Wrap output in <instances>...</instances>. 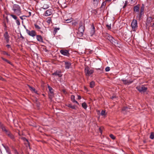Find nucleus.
<instances>
[{
	"label": "nucleus",
	"instance_id": "nucleus-1",
	"mask_svg": "<svg viewBox=\"0 0 154 154\" xmlns=\"http://www.w3.org/2000/svg\"><path fill=\"white\" fill-rule=\"evenodd\" d=\"M12 10L15 15L17 16H20L22 14L21 9L20 7L17 4H14L12 8Z\"/></svg>",
	"mask_w": 154,
	"mask_h": 154
},
{
	"label": "nucleus",
	"instance_id": "nucleus-2",
	"mask_svg": "<svg viewBox=\"0 0 154 154\" xmlns=\"http://www.w3.org/2000/svg\"><path fill=\"white\" fill-rule=\"evenodd\" d=\"M84 29V24L82 22H80L78 29L79 32L78 33L80 36H82L83 35Z\"/></svg>",
	"mask_w": 154,
	"mask_h": 154
},
{
	"label": "nucleus",
	"instance_id": "nucleus-3",
	"mask_svg": "<svg viewBox=\"0 0 154 154\" xmlns=\"http://www.w3.org/2000/svg\"><path fill=\"white\" fill-rule=\"evenodd\" d=\"M144 6L143 4H142V6L140 8V12L139 14H138L137 16V17L138 18V20H141V17L144 14Z\"/></svg>",
	"mask_w": 154,
	"mask_h": 154
},
{
	"label": "nucleus",
	"instance_id": "nucleus-4",
	"mask_svg": "<svg viewBox=\"0 0 154 154\" xmlns=\"http://www.w3.org/2000/svg\"><path fill=\"white\" fill-rule=\"evenodd\" d=\"M93 72V70L90 69L88 66H86L85 68V72L86 76H89L92 74Z\"/></svg>",
	"mask_w": 154,
	"mask_h": 154
},
{
	"label": "nucleus",
	"instance_id": "nucleus-5",
	"mask_svg": "<svg viewBox=\"0 0 154 154\" xmlns=\"http://www.w3.org/2000/svg\"><path fill=\"white\" fill-rule=\"evenodd\" d=\"M48 88L49 90V98L50 99L52 98L54 95V90L52 88L50 87L49 85H48Z\"/></svg>",
	"mask_w": 154,
	"mask_h": 154
},
{
	"label": "nucleus",
	"instance_id": "nucleus-6",
	"mask_svg": "<svg viewBox=\"0 0 154 154\" xmlns=\"http://www.w3.org/2000/svg\"><path fill=\"white\" fill-rule=\"evenodd\" d=\"M136 89L140 92H145L147 90V88L143 85H142L141 86L137 87Z\"/></svg>",
	"mask_w": 154,
	"mask_h": 154
},
{
	"label": "nucleus",
	"instance_id": "nucleus-7",
	"mask_svg": "<svg viewBox=\"0 0 154 154\" xmlns=\"http://www.w3.org/2000/svg\"><path fill=\"white\" fill-rule=\"evenodd\" d=\"M26 33L29 36L32 37L33 38H34L36 35V32L34 30L30 31L29 30H26Z\"/></svg>",
	"mask_w": 154,
	"mask_h": 154
},
{
	"label": "nucleus",
	"instance_id": "nucleus-8",
	"mask_svg": "<svg viewBox=\"0 0 154 154\" xmlns=\"http://www.w3.org/2000/svg\"><path fill=\"white\" fill-rule=\"evenodd\" d=\"M8 15L16 20V23L17 25L19 26L20 25V20L16 15L13 14H9Z\"/></svg>",
	"mask_w": 154,
	"mask_h": 154
},
{
	"label": "nucleus",
	"instance_id": "nucleus-9",
	"mask_svg": "<svg viewBox=\"0 0 154 154\" xmlns=\"http://www.w3.org/2000/svg\"><path fill=\"white\" fill-rule=\"evenodd\" d=\"M132 28L133 30H135L137 28V20L134 19L131 24Z\"/></svg>",
	"mask_w": 154,
	"mask_h": 154
},
{
	"label": "nucleus",
	"instance_id": "nucleus-10",
	"mask_svg": "<svg viewBox=\"0 0 154 154\" xmlns=\"http://www.w3.org/2000/svg\"><path fill=\"white\" fill-rule=\"evenodd\" d=\"M60 53L63 55L69 56V51L66 49H62L60 51Z\"/></svg>",
	"mask_w": 154,
	"mask_h": 154
},
{
	"label": "nucleus",
	"instance_id": "nucleus-11",
	"mask_svg": "<svg viewBox=\"0 0 154 154\" xmlns=\"http://www.w3.org/2000/svg\"><path fill=\"white\" fill-rule=\"evenodd\" d=\"M107 39L112 44H114L116 43V42H115V41H116L115 40L111 35H109V34H107Z\"/></svg>",
	"mask_w": 154,
	"mask_h": 154
},
{
	"label": "nucleus",
	"instance_id": "nucleus-12",
	"mask_svg": "<svg viewBox=\"0 0 154 154\" xmlns=\"http://www.w3.org/2000/svg\"><path fill=\"white\" fill-rule=\"evenodd\" d=\"M66 2V0H58V3L61 5L62 7L63 6L64 8L67 7Z\"/></svg>",
	"mask_w": 154,
	"mask_h": 154
},
{
	"label": "nucleus",
	"instance_id": "nucleus-13",
	"mask_svg": "<svg viewBox=\"0 0 154 154\" xmlns=\"http://www.w3.org/2000/svg\"><path fill=\"white\" fill-rule=\"evenodd\" d=\"M4 37L7 42V43H8L9 41L10 36L7 31H6L4 35Z\"/></svg>",
	"mask_w": 154,
	"mask_h": 154
},
{
	"label": "nucleus",
	"instance_id": "nucleus-14",
	"mask_svg": "<svg viewBox=\"0 0 154 154\" xmlns=\"http://www.w3.org/2000/svg\"><path fill=\"white\" fill-rule=\"evenodd\" d=\"M106 4V2L104 1V2H103L102 3V4H101V5L100 7V8H98V9L97 10V11H96V13L97 14H98V11L99 9H100V10H103L105 7Z\"/></svg>",
	"mask_w": 154,
	"mask_h": 154
},
{
	"label": "nucleus",
	"instance_id": "nucleus-15",
	"mask_svg": "<svg viewBox=\"0 0 154 154\" xmlns=\"http://www.w3.org/2000/svg\"><path fill=\"white\" fill-rule=\"evenodd\" d=\"M6 134L13 141H15V137L9 131Z\"/></svg>",
	"mask_w": 154,
	"mask_h": 154
},
{
	"label": "nucleus",
	"instance_id": "nucleus-16",
	"mask_svg": "<svg viewBox=\"0 0 154 154\" xmlns=\"http://www.w3.org/2000/svg\"><path fill=\"white\" fill-rule=\"evenodd\" d=\"M63 62H65V68L66 69H69L71 66V63L70 62L64 61Z\"/></svg>",
	"mask_w": 154,
	"mask_h": 154
},
{
	"label": "nucleus",
	"instance_id": "nucleus-17",
	"mask_svg": "<svg viewBox=\"0 0 154 154\" xmlns=\"http://www.w3.org/2000/svg\"><path fill=\"white\" fill-rule=\"evenodd\" d=\"M154 19V17L152 18L151 17H147L146 19V25H149L151 22L153 21V20Z\"/></svg>",
	"mask_w": 154,
	"mask_h": 154
},
{
	"label": "nucleus",
	"instance_id": "nucleus-18",
	"mask_svg": "<svg viewBox=\"0 0 154 154\" xmlns=\"http://www.w3.org/2000/svg\"><path fill=\"white\" fill-rule=\"evenodd\" d=\"M52 75L58 76L59 77H60L62 76L61 71H57L52 74Z\"/></svg>",
	"mask_w": 154,
	"mask_h": 154
},
{
	"label": "nucleus",
	"instance_id": "nucleus-19",
	"mask_svg": "<svg viewBox=\"0 0 154 154\" xmlns=\"http://www.w3.org/2000/svg\"><path fill=\"white\" fill-rule=\"evenodd\" d=\"M140 9V5L139 4L134 6L133 8L134 11L136 13L139 12Z\"/></svg>",
	"mask_w": 154,
	"mask_h": 154
},
{
	"label": "nucleus",
	"instance_id": "nucleus-20",
	"mask_svg": "<svg viewBox=\"0 0 154 154\" xmlns=\"http://www.w3.org/2000/svg\"><path fill=\"white\" fill-rule=\"evenodd\" d=\"M36 38L38 41L40 42H43V39L42 37L40 35H36Z\"/></svg>",
	"mask_w": 154,
	"mask_h": 154
},
{
	"label": "nucleus",
	"instance_id": "nucleus-21",
	"mask_svg": "<svg viewBox=\"0 0 154 154\" xmlns=\"http://www.w3.org/2000/svg\"><path fill=\"white\" fill-rule=\"evenodd\" d=\"M52 14V10L49 9L47 10L45 12V16H50Z\"/></svg>",
	"mask_w": 154,
	"mask_h": 154
},
{
	"label": "nucleus",
	"instance_id": "nucleus-22",
	"mask_svg": "<svg viewBox=\"0 0 154 154\" xmlns=\"http://www.w3.org/2000/svg\"><path fill=\"white\" fill-rule=\"evenodd\" d=\"M121 80L123 82V83L125 85H129L133 82L132 81H130L124 79H122Z\"/></svg>",
	"mask_w": 154,
	"mask_h": 154
},
{
	"label": "nucleus",
	"instance_id": "nucleus-23",
	"mask_svg": "<svg viewBox=\"0 0 154 154\" xmlns=\"http://www.w3.org/2000/svg\"><path fill=\"white\" fill-rule=\"evenodd\" d=\"M2 145L5 148L7 152L8 153V154H11V150L9 148V147L7 146H5L3 145V144H2Z\"/></svg>",
	"mask_w": 154,
	"mask_h": 154
},
{
	"label": "nucleus",
	"instance_id": "nucleus-24",
	"mask_svg": "<svg viewBox=\"0 0 154 154\" xmlns=\"http://www.w3.org/2000/svg\"><path fill=\"white\" fill-rule=\"evenodd\" d=\"M92 29L91 30L90 32V34L91 36H92L95 33V27L94 25L92 24L91 25Z\"/></svg>",
	"mask_w": 154,
	"mask_h": 154
},
{
	"label": "nucleus",
	"instance_id": "nucleus-25",
	"mask_svg": "<svg viewBox=\"0 0 154 154\" xmlns=\"http://www.w3.org/2000/svg\"><path fill=\"white\" fill-rule=\"evenodd\" d=\"M99 0H93V5L95 8H96L98 6L99 4Z\"/></svg>",
	"mask_w": 154,
	"mask_h": 154
},
{
	"label": "nucleus",
	"instance_id": "nucleus-26",
	"mask_svg": "<svg viewBox=\"0 0 154 154\" xmlns=\"http://www.w3.org/2000/svg\"><path fill=\"white\" fill-rule=\"evenodd\" d=\"M71 101L73 103H75L78 105L79 104V103L75 100V96L74 95H72L71 96Z\"/></svg>",
	"mask_w": 154,
	"mask_h": 154
},
{
	"label": "nucleus",
	"instance_id": "nucleus-27",
	"mask_svg": "<svg viewBox=\"0 0 154 154\" xmlns=\"http://www.w3.org/2000/svg\"><path fill=\"white\" fill-rule=\"evenodd\" d=\"M0 127L2 128V131H4L5 134L8 132L9 131V130L6 129L5 127L3 125H1Z\"/></svg>",
	"mask_w": 154,
	"mask_h": 154
},
{
	"label": "nucleus",
	"instance_id": "nucleus-28",
	"mask_svg": "<svg viewBox=\"0 0 154 154\" xmlns=\"http://www.w3.org/2000/svg\"><path fill=\"white\" fill-rule=\"evenodd\" d=\"M29 88L30 89V90L33 92H34L35 93V94H38L37 93V91L36 90L35 88H33V87H31V86H29Z\"/></svg>",
	"mask_w": 154,
	"mask_h": 154
},
{
	"label": "nucleus",
	"instance_id": "nucleus-29",
	"mask_svg": "<svg viewBox=\"0 0 154 154\" xmlns=\"http://www.w3.org/2000/svg\"><path fill=\"white\" fill-rule=\"evenodd\" d=\"M67 106L69 107L70 108L73 109H76V106L75 105L72 106L71 104H68L67 105Z\"/></svg>",
	"mask_w": 154,
	"mask_h": 154
},
{
	"label": "nucleus",
	"instance_id": "nucleus-30",
	"mask_svg": "<svg viewBox=\"0 0 154 154\" xmlns=\"http://www.w3.org/2000/svg\"><path fill=\"white\" fill-rule=\"evenodd\" d=\"M21 139L24 141L25 142H26V143H25L27 144L29 146V141L27 139H26L25 137H21Z\"/></svg>",
	"mask_w": 154,
	"mask_h": 154
},
{
	"label": "nucleus",
	"instance_id": "nucleus-31",
	"mask_svg": "<svg viewBox=\"0 0 154 154\" xmlns=\"http://www.w3.org/2000/svg\"><path fill=\"white\" fill-rule=\"evenodd\" d=\"M95 82L94 81H92L90 82V87L91 88H93L95 86Z\"/></svg>",
	"mask_w": 154,
	"mask_h": 154
},
{
	"label": "nucleus",
	"instance_id": "nucleus-32",
	"mask_svg": "<svg viewBox=\"0 0 154 154\" xmlns=\"http://www.w3.org/2000/svg\"><path fill=\"white\" fill-rule=\"evenodd\" d=\"M82 106L84 109H86L87 107V104L85 102L83 103L82 104Z\"/></svg>",
	"mask_w": 154,
	"mask_h": 154
},
{
	"label": "nucleus",
	"instance_id": "nucleus-33",
	"mask_svg": "<svg viewBox=\"0 0 154 154\" xmlns=\"http://www.w3.org/2000/svg\"><path fill=\"white\" fill-rule=\"evenodd\" d=\"M49 7V6L47 4H45L43 6V7L42 8L44 9H46Z\"/></svg>",
	"mask_w": 154,
	"mask_h": 154
},
{
	"label": "nucleus",
	"instance_id": "nucleus-34",
	"mask_svg": "<svg viewBox=\"0 0 154 154\" xmlns=\"http://www.w3.org/2000/svg\"><path fill=\"white\" fill-rule=\"evenodd\" d=\"M60 28L59 27H55L54 29V35H55L56 33L57 32L58 30L60 29Z\"/></svg>",
	"mask_w": 154,
	"mask_h": 154
},
{
	"label": "nucleus",
	"instance_id": "nucleus-35",
	"mask_svg": "<svg viewBox=\"0 0 154 154\" xmlns=\"http://www.w3.org/2000/svg\"><path fill=\"white\" fill-rule=\"evenodd\" d=\"M51 22V18L50 17H48L47 18V22L48 23L50 24Z\"/></svg>",
	"mask_w": 154,
	"mask_h": 154
},
{
	"label": "nucleus",
	"instance_id": "nucleus-36",
	"mask_svg": "<svg viewBox=\"0 0 154 154\" xmlns=\"http://www.w3.org/2000/svg\"><path fill=\"white\" fill-rule=\"evenodd\" d=\"M34 26L35 28L37 29H41V27H40L37 24H34Z\"/></svg>",
	"mask_w": 154,
	"mask_h": 154
},
{
	"label": "nucleus",
	"instance_id": "nucleus-37",
	"mask_svg": "<svg viewBox=\"0 0 154 154\" xmlns=\"http://www.w3.org/2000/svg\"><path fill=\"white\" fill-rule=\"evenodd\" d=\"M149 137L151 139H153L154 138V133H151Z\"/></svg>",
	"mask_w": 154,
	"mask_h": 154
},
{
	"label": "nucleus",
	"instance_id": "nucleus-38",
	"mask_svg": "<svg viewBox=\"0 0 154 154\" xmlns=\"http://www.w3.org/2000/svg\"><path fill=\"white\" fill-rule=\"evenodd\" d=\"M106 26L107 27L108 29L110 30L111 28V24H110L109 25L107 24L106 25Z\"/></svg>",
	"mask_w": 154,
	"mask_h": 154
},
{
	"label": "nucleus",
	"instance_id": "nucleus-39",
	"mask_svg": "<svg viewBox=\"0 0 154 154\" xmlns=\"http://www.w3.org/2000/svg\"><path fill=\"white\" fill-rule=\"evenodd\" d=\"M109 136L112 139L114 140L115 139V137L112 134H110L109 135Z\"/></svg>",
	"mask_w": 154,
	"mask_h": 154
},
{
	"label": "nucleus",
	"instance_id": "nucleus-40",
	"mask_svg": "<svg viewBox=\"0 0 154 154\" xmlns=\"http://www.w3.org/2000/svg\"><path fill=\"white\" fill-rule=\"evenodd\" d=\"M101 115L102 116H104L105 115V111L102 110L101 112Z\"/></svg>",
	"mask_w": 154,
	"mask_h": 154
},
{
	"label": "nucleus",
	"instance_id": "nucleus-41",
	"mask_svg": "<svg viewBox=\"0 0 154 154\" xmlns=\"http://www.w3.org/2000/svg\"><path fill=\"white\" fill-rule=\"evenodd\" d=\"M3 26L4 27V30L5 31L7 30V26L5 23H4Z\"/></svg>",
	"mask_w": 154,
	"mask_h": 154
},
{
	"label": "nucleus",
	"instance_id": "nucleus-42",
	"mask_svg": "<svg viewBox=\"0 0 154 154\" xmlns=\"http://www.w3.org/2000/svg\"><path fill=\"white\" fill-rule=\"evenodd\" d=\"M110 70V68L109 67H107L105 68V71L106 72H108Z\"/></svg>",
	"mask_w": 154,
	"mask_h": 154
},
{
	"label": "nucleus",
	"instance_id": "nucleus-43",
	"mask_svg": "<svg viewBox=\"0 0 154 154\" xmlns=\"http://www.w3.org/2000/svg\"><path fill=\"white\" fill-rule=\"evenodd\" d=\"M64 20H65L66 21L67 23H69L71 21V20L70 19H64Z\"/></svg>",
	"mask_w": 154,
	"mask_h": 154
},
{
	"label": "nucleus",
	"instance_id": "nucleus-44",
	"mask_svg": "<svg viewBox=\"0 0 154 154\" xmlns=\"http://www.w3.org/2000/svg\"><path fill=\"white\" fill-rule=\"evenodd\" d=\"M96 70L97 71L99 70L98 72L99 73H101L102 71L100 70V68H96Z\"/></svg>",
	"mask_w": 154,
	"mask_h": 154
},
{
	"label": "nucleus",
	"instance_id": "nucleus-45",
	"mask_svg": "<svg viewBox=\"0 0 154 154\" xmlns=\"http://www.w3.org/2000/svg\"><path fill=\"white\" fill-rule=\"evenodd\" d=\"M127 1H125V5L123 7V8H125L126 6L127 5Z\"/></svg>",
	"mask_w": 154,
	"mask_h": 154
},
{
	"label": "nucleus",
	"instance_id": "nucleus-46",
	"mask_svg": "<svg viewBox=\"0 0 154 154\" xmlns=\"http://www.w3.org/2000/svg\"><path fill=\"white\" fill-rule=\"evenodd\" d=\"M23 17H27V16H25V15H23V16H20V18L22 20H23Z\"/></svg>",
	"mask_w": 154,
	"mask_h": 154
},
{
	"label": "nucleus",
	"instance_id": "nucleus-47",
	"mask_svg": "<svg viewBox=\"0 0 154 154\" xmlns=\"http://www.w3.org/2000/svg\"><path fill=\"white\" fill-rule=\"evenodd\" d=\"M62 92H63V93L64 94H66L67 93V92H66V91L65 90L63 89L62 90Z\"/></svg>",
	"mask_w": 154,
	"mask_h": 154
},
{
	"label": "nucleus",
	"instance_id": "nucleus-48",
	"mask_svg": "<svg viewBox=\"0 0 154 154\" xmlns=\"http://www.w3.org/2000/svg\"><path fill=\"white\" fill-rule=\"evenodd\" d=\"M4 54H6V55L7 56H10V55L9 54H8V53H7L5 51H4Z\"/></svg>",
	"mask_w": 154,
	"mask_h": 154
},
{
	"label": "nucleus",
	"instance_id": "nucleus-49",
	"mask_svg": "<svg viewBox=\"0 0 154 154\" xmlns=\"http://www.w3.org/2000/svg\"><path fill=\"white\" fill-rule=\"evenodd\" d=\"M6 46L8 48H11V45H6Z\"/></svg>",
	"mask_w": 154,
	"mask_h": 154
},
{
	"label": "nucleus",
	"instance_id": "nucleus-50",
	"mask_svg": "<svg viewBox=\"0 0 154 154\" xmlns=\"http://www.w3.org/2000/svg\"><path fill=\"white\" fill-rule=\"evenodd\" d=\"M14 154H19L16 149H15V151H14Z\"/></svg>",
	"mask_w": 154,
	"mask_h": 154
},
{
	"label": "nucleus",
	"instance_id": "nucleus-51",
	"mask_svg": "<svg viewBox=\"0 0 154 154\" xmlns=\"http://www.w3.org/2000/svg\"><path fill=\"white\" fill-rule=\"evenodd\" d=\"M1 58H2V60H4V61H5V62H6V61H7V59H6L5 58H3V57H2Z\"/></svg>",
	"mask_w": 154,
	"mask_h": 154
},
{
	"label": "nucleus",
	"instance_id": "nucleus-52",
	"mask_svg": "<svg viewBox=\"0 0 154 154\" xmlns=\"http://www.w3.org/2000/svg\"><path fill=\"white\" fill-rule=\"evenodd\" d=\"M81 99V97L79 95H78V99L79 100H80Z\"/></svg>",
	"mask_w": 154,
	"mask_h": 154
},
{
	"label": "nucleus",
	"instance_id": "nucleus-53",
	"mask_svg": "<svg viewBox=\"0 0 154 154\" xmlns=\"http://www.w3.org/2000/svg\"><path fill=\"white\" fill-rule=\"evenodd\" d=\"M6 62H7L8 63H9V64H11V62L9 61V60H7V61Z\"/></svg>",
	"mask_w": 154,
	"mask_h": 154
},
{
	"label": "nucleus",
	"instance_id": "nucleus-54",
	"mask_svg": "<svg viewBox=\"0 0 154 154\" xmlns=\"http://www.w3.org/2000/svg\"><path fill=\"white\" fill-rule=\"evenodd\" d=\"M11 147L12 149L13 150H14V151H15V149H15V148H14V147L13 146H11Z\"/></svg>",
	"mask_w": 154,
	"mask_h": 154
},
{
	"label": "nucleus",
	"instance_id": "nucleus-55",
	"mask_svg": "<svg viewBox=\"0 0 154 154\" xmlns=\"http://www.w3.org/2000/svg\"><path fill=\"white\" fill-rule=\"evenodd\" d=\"M29 16H27V17H30V16H31V12H29Z\"/></svg>",
	"mask_w": 154,
	"mask_h": 154
},
{
	"label": "nucleus",
	"instance_id": "nucleus-56",
	"mask_svg": "<svg viewBox=\"0 0 154 154\" xmlns=\"http://www.w3.org/2000/svg\"><path fill=\"white\" fill-rule=\"evenodd\" d=\"M20 38H22V39H24V37L23 36H22L21 34V36L20 37Z\"/></svg>",
	"mask_w": 154,
	"mask_h": 154
},
{
	"label": "nucleus",
	"instance_id": "nucleus-57",
	"mask_svg": "<svg viewBox=\"0 0 154 154\" xmlns=\"http://www.w3.org/2000/svg\"><path fill=\"white\" fill-rule=\"evenodd\" d=\"M112 0H105V2H110Z\"/></svg>",
	"mask_w": 154,
	"mask_h": 154
},
{
	"label": "nucleus",
	"instance_id": "nucleus-58",
	"mask_svg": "<svg viewBox=\"0 0 154 154\" xmlns=\"http://www.w3.org/2000/svg\"><path fill=\"white\" fill-rule=\"evenodd\" d=\"M24 26V28H25V29H26V30H28V29H27L26 28V26Z\"/></svg>",
	"mask_w": 154,
	"mask_h": 154
},
{
	"label": "nucleus",
	"instance_id": "nucleus-59",
	"mask_svg": "<svg viewBox=\"0 0 154 154\" xmlns=\"http://www.w3.org/2000/svg\"><path fill=\"white\" fill-rule=\"evenodd\" d=\"M115 97V96H112V97L111 98H112V99H113Z\"/></svg>",
	"mask_w": 154,
	"mask_h": 154
},
{
	"label": "nucleus",
	"instance_id": "nucleus-60",
	"mask_svg": "<svg viewBox=\"0 0 154 154\" xmlns=\"http://www.w3.org/2000/svg\"><path fill=\"white\" fill-rule=\"evenodd\" d=\"M152 26L153 27H154V23H153V24L152 25Z\"/></svg>",
	"mask_w": 154,
	"mask_h": 154
},
{
	"label": "nucleus",
	"instance_id": "nucleus-61",
	"mask_svg": "<svg viewBox=\"0 0 154 154\" xmlns=\"http://www.w3.org/2000/svg\"><path fill=\"white\" fill-rule=\"evenodd\" d=\"M125 109V108H123L122 109V110H124Z\"/></svg>",
	"mask_w": 154,
	"mask_h": 154
},
{
	"label": "nucleus",
	"instance_id": "nucleus-62",
	"mask_svg": "<svg viewBox=\"0 0 154 154\" xmlns=\"http://www.w3.org/2000/svg\"><path fill=\"white\" fill-rule=\"evenodd\" d=\"M99 130L100 131V132L101 133V129L100 128H99Z\"/></svg>",
	"mask_w": 154,
	"mask_h": 154
},
{
	"label": "nucleus",
	"instance_id": "nucleus-63",
	"mask_svg": "<svg viewBox=\"0 0 154 154\" xmlns=\"http://www.w3.org/2000/svg\"><path fill=\"white\" fill-rule=\"evenodd\" d=\"M41 33H42V31H41Z\"/></svg>",
	"mask_w": 154,
	"mask_h": 154
}]
</instances>
